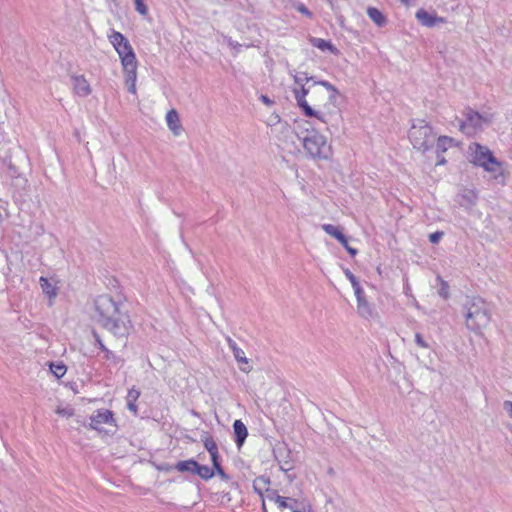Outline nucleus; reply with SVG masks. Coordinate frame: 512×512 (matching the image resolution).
Segmentation results:
<instances>
[{
	"instance_id": "72a5a7b5",
	"label": "nucleus",
	"mask_w": 512,
	"mask_h": 512,
	"mask_svg": "<svg viewBox=\"0 0 512 512\" xmlns=\"http://www.w3.org/2000/svg\"><path fill=\"white\" fill-rule=\"evenodd\" d=\"M135 1V9L141 15H146L148 13V8L144 4L143 0H134Z\"/></svg>"
},
{
	"instance_id": "49530a36",
	"label": "nucleus",
	"mask_w": 512,
	"mask_h": 512,
	"mask_svg": "<svg viewBox=\"0 0 512 512\" xmlns=\"http://www.w3.org/2000/svg\"><path fill=\"white\" fill-rule=\"evenodd\" d=\"M260 100L267 106H271L274 104V101L271 100L267 95H261Z\"/></svg>"
},
{
	"instance_id": "f704fd0d",
	"label": "nucleus",
	"mask_w": 512,
	"mask_h": 512,
	"mask_svg": "<svg viewBox=\"0 0 512 512\" xmlns=\"http://www.w3.org/2000/svg\"><path fill=\"white\" fill-rule=\"evenodd\" d=\"M140 396V391L134 388L130 389L127 394V401L136 402Z\"/></svg>"
},
{
	"instance_id": "5701e85b",
	"label": "nucleus",
	"mask_w": 512,
	"mask_h": 512,
	"mask_svg": "<svg viewBox=\"0 0 512 512\" xmlns=\"http://www.w3.org/2000/svg\"><path fill=\"white\" fill-rule=\"evenodd\" d=\"M270 484V479L265 476L257 477L253 481V489L260 496L263 495V491L267 489V486Z\"/></svg>"
},
{
	"instance_id": "8fccbe9b",
	"label": "nucleus",
	"mask_w": 512,
	"mask_h": 512,
	"mask_svg": "<svg viewBox=\"0 0 512 512\" xmlns=\"http://www.w3.org/2000/svg\"><path fill=\"white\" fill-rule=\"evenodd\" d=\"M339 242L341 243V245H342L345 249H347V247H350V246H349V244H348V240H347V238H346V236H345V235L343 236V240H342V241H339Z\"/></svg>"
},
{
	"instance_id": "f257e3e1",
	"label": "nucleus",
	"mask_w": 512,
	"mask_h": 512,
	"mask_svg": "<svg viewBox=\"0 0 512 512\" xmlns=\"http://www.w3.org/2000/svg\"><path fill=\"white\" fill-rule=\"evenodd\" d=\"M96 320L117 337H125L131 328V320L122 311V303L109 295H100L94 301Z\"/></svg>"
},
{
	"instance_id": "2eb2a0df",
	"label": "nucleus",
	"mask_w": 512,
	"mask_h": 512,
	"mask_svg": "<svg viewBox=\"0 0 512 512\" xmlns=\"http://www.w3.org/2000/svg\"><path fill=\"white\" fill-rule=\"evenodd\" d=\"M166 122L169 129L174 135H179L181 132V124L179 114L175 109H171L166 114Z\"/></svg>"
},
{
	"instance_id": "20e7f679",
	"label": "nucleus",
	"mask_w": 512,
	"mask_h": 512,
	"mask_svg": "<svg viewBox=\"0 0 512 512\" xmlns=\"http://www.w3.org/2000/svg\"><path fill=\"white\" fill-rule=\"evenodd\" d=\"M470 162L482 167L491 174L492 179L499 185H505L508 173L502 162L498 161L492 151L479 143H472L468 147Z\"/></svg>"
},
{
	"instance_id": "2f4dec72",
	"label": "nucleus",
	"mask_w": 512,
	"mask_h": 512,
	"mask_svg": "<svg viewBox=\"0 0 512 512\" xmlns=\"http://www.w3.org/2000/svg\"><path fill=\"white\" fill-rule=\"evenodd\" d=\"M56 413L62 417H71L74 415V410L72 407H58L56 409Z\"/></svg>"
},
{
	"instance_id": "c9c22d12",
	"label": "nucleus",
	"mask_w": 512,
	"mask_h": 512,
	"mask_svg": "<svg viewBox=\"0 0 512 512\" xmlns=\"http://www.w3.org/2000/svg\"><path fill=\"white\" fill-rule=\"evenodd\" d=\"M444 235L445 233L443 231H436L429 235V240L431 243L436 244L440 241V239H442Z\"/></svg>"
},
{
	"instance_id": "9b49d317",
	"label": "nucleus",
	"mask_w": 512,
	"mask_h": 512,
	"mask_svg": "<svg viewBox=\"0 0 512 512\" xmlns=\"http://www.w3.org/2000/svg\"><path fill=\"white\" fill-rule=\"evenodd\" d=\"M416 18L423 26L429 28L438 26L439 24H444L446 22L445 18L438 17L436 14L429 13L424 9H419L416 12Z\"/></svg>"
},
{
	"instance_id": "c85d7f7f",
	"label": "nucleus",
	"mask_w": 512,
	"mask_h": 512,
	"mask_svg": "<svg viewBox=\"0 0 512 512\" xmlns=\"http://www.w3.org/2000/svg\"><path fill=\"white\" fill-rule=\"evenodd\" d=\"M50 370L57 378H61L65 375L67 368L63 363H51Z\"/></svg>"
},
{
	"instance_id": "1a4fd4ad",
	"label": "nucleus",
	"mask_w": 512,
	"mask_h": 512,
	"mask_svg": "<svg viewBox=\"0 0 512 512\" xmlns=\"http://www.w3.org/2000/svg\"><path fill=\"white\" fill-rule=\"evenodd\" d=\"M111 425L117 427L116 420L114 418V414L111 410L108 409H98L90 416L89 428L93 430L101 431V425Z\"/></svg>"
},
{
	"instance_id": "a18cd8bd",
	"label": "nucleus",
	"mask_w": 512,
	"mask_h": 512,
	"mask_svg": "<svg viewBox=\"0 0 512 512\" xmlns=\"http://www.w3.org/2000/svg\"><path fill=\"white\" fill-rule=\"evenodd\" d=\"M503 408L509 414V416L512 417V401H505L503 403Z\"/></svg>"
},
{
	"instance_id": "09e8293b",
	"label": "nucleus",
	"mask_w": 512,
	"mask_h": 512,
	"mask_svg": "<svg viewBox=\"0 0 512 512\" xmlns=\"http://www.w3.org/2000/svg\"><path fill=\"white\" fill-rule=\"evenodd\" d=\"M135 403H136V402H129V401H127V407H128V409H129L131 412H133L134 414H136V413H137V406H136V404H135Z\"/></svg>"
},
{
	"instance_id": "4be33fe9",
	"label": "nucleus",
	"mask_w": 512,
	"mask_h": 512,
	"mask_svg": "<svg viewBox=\"0 0 512 512\" xmlns=\"http://www.w3.org/2000/svg\"><path fill=\"white\" fill-rule=\"evenodd\" d=\"M310 42L314 47H316L322 51L330 50L334 54L337 52V49L333 46V44L324 39L313 37L310 39Z\"/></svg>"
},
{
	"instance_id": "603ef678",
	"label": "nucleus",
	"mask_w": 512,
	"mask_h": 512,
	"mask_svg": "<svg viewBox=\"0 0 512 512\" xmlns=\"http://www.w3.org/2000/svg\"><path fill=\"white\" fill-rule=\"evenodd\" d=\"M228 44H229V46H231L233 48H239L240 47V44L234 43L232 40H229Z\"/></svg>"
},
{
	"instance_id": "864d4df0",
	"label": "nucleus",
	"mask_w": 512,
	"mask_h": 512,
	"mask_svg": "<svg viewBox=\"0 0 512 512\" xmlns=\"http://www.w3.org/2000/svg\"><path fill=\"white\" fill-rule=\"evenodd\" d=\"M302 512H311V507L310 505L307 503L306 506L302 507Z\"/></svg>"
},
{
	"instance_id": "58836bf2",
	"label": "nucleus",
	"mask_w": 512,
	"mask_h": 512,
	"mask_svg": "<svg viewBox=\"0 0 512 512\" xmlns=\"http://www.w3.org/2000/svg\"><path fill=\"white\" fill-rule=\"evenodd\" d=\"M344 273H345V276L349 279V281L351 282L352 284V287L353 286H357V284H359L357 278L355 277V275L349 270V269H345L344 270Z\"/></svg>"
},
{
	"instance_id": "7ed1b4c3",
	"label": "nucleus",
	"mask_w": 512,
	"mask_h": 512,
	"mask_svg": "<svg viewBox=\"0 0 512 512\" xmlns=\"http://www.w3.org/2000/svg\"><path fill=\"white\" fill-rule=\"evenodd\" d=\"M462 305V314L469 330L480 334L491 322V307L481 297L465 296Z\"/></svg>"
},
{
	"instance_id": "c756f323",
	"label": "nucleus",
	"mask_w": 512,
	"mask_h": 512,
	"mask_svg": "<svg viewBox=\"0 0 512 512\" xmlns=\"http://www.w3.org/2000/svg\"><path fill=\"white\" fill-rule=\"evenodd\" d=\"M294 81L297 85L304 84V82L308 83L309 81L314 82V77H309L306 72H300L293 75Z\"/></svg>"
},
{
	"instance_id": "ddd939ff",
	"label": "nucleus",
	"mask_w": 512,
	"mask_h": 512,
	"mask_svg": "<svg viewBox=\"0 0 512 512\" xmlns=\"http://www.w3.org/2000/svg\"><path fill=\"white\" fill-rule=\"evenodd\" d=\"M233 430L235 443L237 447L240 448L248 436V430L245 424L239 419L234 421Z\"/></svg>"
},
{
	"instance_id": "de8ad7c7",
	"label": "nucleus",
	"mask_w": 512,
	"mask_h": 512,
	"mask_svg": "<svg viewBox=\"0 0 512 512\" xmlns=\"http://www.w3.org/2000/svg\"><path fill=\"white\" fill-rule=\"evenodd\" d=\"M439 294L443 297V298H447L448 297V292L446 291V283L444 281H442V287L441 289L439 290Z\"/></svg>"
},
{
	"instance_id": "a878e982",
	"label": "nucleus",
	"mask_w": 512,
	"mask_h": 512,
	"mask_svg": "<svg viewBox=\"0 0 512 512\" xmlns=\"http://www.w3.org/2000/svg\"><path fill=\"white\" fill-rule=\"evenodd\" d=\"M322 229L330 236L334 237L335 239H337L338 241H342L343 240V236L344 234L342 233V231L337 227V226H334L332 224H323L322 225Z\"/></svg>"
},
{
	"instance_id": "aec40b11",
	"label": "nucleus",
	"mask_w": 512,
	"mask_h": 512,
	"mask_svg": "<svg viewBox=\"0 0 512 512\" xmlns=\"http://www.w3.org/2000/svg\"><path fill=\"white\" fill-rule=\"evenodd\" d=\"M197 461L194 459L179 461L175 465V469L179 472H189L193 475L196 473Z\"/></svg>"
},
{
	"instance_id": "a211bd4d",
	"label": "nucleus",
	"mask_w": 512,
	"mask_h": 512,
	"mask_svg": "<svg viewBox=\"0 0 512 512\" xmlns=\"http://www.w3.org/2000/svg\"><path fill=\"white\" fill-rule=\"evenodd\" d=\"M367 15L379 27H383L387 23L386 17L375 7H369L367 9Z\"/></svg>"
},
{
	"instance_id": "a19ab883",
	"label": "nucleus",
	"mask_w": 512,
	"mask_h": 512,
	"mask_svg": "<svg viewBox=\"0 0 512 512\" xmlns=\"http://www.w3.org/2000/svg\"><path fill=\"white\" fill-rule=\"evenodd\" d=\"M215 473H217L221 479L228 480L229 476L225 473L221 465H217L216 468L213 469Z\"/></svg>"
},
{
	"instance_id": "13d9d810",
	"label": "nucleus",
	"mask_w": 512,
	"mask_h": 512,
	"mask_svg": "<svg viewBox=\"0 0 512 512\" xmlns=\"http://www.w3.org/2000/svg\"><path fill=\"white\" fill-rule=\"evenodd\" d=\"M225 497L227 498V500H228V501H230V497H229V495H228V494H225V495L223 496V498H225Z\"/></svg>"
},
{
	"instance_id": "f03ea898",
	"label": "nucleus",
	"mask_w": 512,
	"mask_h": 512,
	"mask_svg": "<svg viewBox=\"0 0 512 512\" xmlns=\"http://www.w3.org/2000/svg\"><path fill=\"white\" fill-rule=\"evenodd\" d=\"M109 40L121 59L128 91L136 94L137 60L133 48L120 32L113 31Z\"/></svg>"
},
{
	"instance_id": "b1692460",
	"label": "nucleus",
	"mask_w": 512,
	"mask_h": 512,
	"mask_svg": "<svg viewBox=\"0 0 512 512\" xmlns=\"http://www.w3.org/2000/svg\"><path fill=\"white\" fill-rule=\"evenodd\" d=\"M195 474L204 480H209L215 475V472L213 469H211L207 465H201L197 462Z\"/></svg>"
},
{
	"instance_id": "6e6552de",
	"label": "nucleus",
	"mask_w": 512,
	"mask_h": 512,
	"mask_svg": "<svg viewBox=\"0 0 512 512\" xmlns=\"http://www.w3.org/2000/svg\"><path fill=\"white\" fill-rule=\"evenodd\" d=\"M311 94V97H322L324 94L321 91L317 90H311L310 87L306 88L304 84H301L299 89H294V95L295 99L297 101L298 106L303 110V113L307 117H316L323 122H325L318 114L317 111H315L306 101L305 97Z\"/></svg>"
},
{
	"instance_id": "f3484780",
	"label": "nucleus",
	"mask_w": 512,
	"mask_h": 512,
	"mask_svg": "<svg viewBox=\"0 0 512 512\" xmlns=\"http://www.w3.org/2000/svg\"><path fill=\"white\" fill-rule=\"evenodd\" d=\"M226 340H227L229 348L233 352V355H234L235 359L239 363H243L245 365H248V359L245 357L244 351L241 348L238 347L237 343L232 338H230V337H227Z\"/></svg>"
},
{
	"instance_id": "37998d69",
	"label": "nucleus",
	"mask_w": 512,
	"mask_h": 512,
	"mask_svg": "<svg viewBox=\"0 0 512 512\" xmlns=\"http://www.w3.org/2000/svg\"><path fill=\"white\" fill-rule=\"evenodd\" d=\"M279 464H280V469L285 472H288L293 468V465L290 461L279 462Z\"/></svg>"
},
{
	"instance_id": "3c124183",
	"label": "nucleus",
	"mask_w": 512,
	"mask_h": 512,
	"mask_svg": "<svg viewBox=\"0 0 512 512\" xmlns=\"http://www.w3.org/2000/svg\"><path fill=\"white\" fill-rule=\"evenodd\" d=\"M346 250L351 256H355L357 254V250L355 248H352L351 246L347 247Z\"/></svg>"
},
{
	"instance_id": "6ab92c4d",
	"label": "nucleus",
	"mask_w": 512,
	"mask_h": 512,
	"mask_svg": "<svg viewBox=\"0 0 512 512\" xmlns=\"http://www.w3.org/2000/svg\"><path fill=\"white\" fill-rule=\"evenodd\" d=\"M39 283L43 293L46 294L50 300L57 296V288L46 277H40Z\"/></svg>"
},
{
	"instance_id": "423d86ee",
	"label": "nucleus",
	"mask_w": 512,
	"mask_h": 512,
	"mask_svg": "<svg viewBox=\"0 0 512 512\" xmlns=\"http://www.w3.org/2000/svg\"><path fill=\"white\" fill-rule=\"evenodd\" d=\"M408 137L415 149L426 151L433 146L436 135L425 120L418 119L413 122Z\"/></svg>"
},
{
	"instance_id": "0eeeda50",
	"label": "nucleus",
	"mask_w": 512,
	"mask_h": 512,
	"mask_svg": "<svg viewBox=\"0 0 512 512\" xmlns=\"http://www.w3.org/2000/svg\"><path fill=\"white\" fill-rule=\"evenodd\" d=\"M487 120L478 112L468 109L464 113V119L456 118L453 125H457L459 130L466 135H473L482 128V124Z\"/></svg>"
},
{
	"instance_id": "412c9836",
	"label": "nucleus",
	"mask_w": 512,
	"mask_h": 512,
	"mask_svg": "<svg viewBox=\"0 0 512 512\" xmlns=\"http://www.w3.org/2000/svg\"><path fill=\"white\" fill-rule=\"evenodd\" d=\"M286 505L285 508H289L291 512H302V507L306 506L307 501L306 500H300L296 498L291 497H285Z\"/></svg>"
},
{
	"instance_id": "ea45409f",
	"label": "nucleus",
	"mask_w": 512,
	"mask_h": 512,
	"mask_svg": "<svg viewBox=\"0 0 512 512\" xmlns=\"http://www.w3.org/2000/svg\"><path fill=\"white\" fill-rule=\"evenodd\" d=\"M415 342L418 346H420L422 348L428 347L427 342L424 340V338L422 337V335L420 333L415 334Z\"/></svg>"
},
{
	"instance_id": "4468645a",
	"label": "nucleus",
	"mask_w": 512,
	"mask_h": 512,
	"mask_svg": "<svg viewBox=\"0 0 512 512\" xmlns=\"http://www.w3.org/2000/svg\"><path fill=\"white\" fill-rule=\"evenodd\" d=\"M357 313L360 317L370 320L377 317V313L373 306L368 302L367 298L357 302Z\"/></svg>"
},
{
	"instance_id": "393cba45",
	"label": "nucleus",
	"mask_w": 512,
	"mask_h": 512,
	"mask_svg": "<svg viewBox=\"0 0 512 512\" xmlns=\"http://www.w3.org/2000/svg\"><path fill=\"white\" fill-rule=\"evenodd\" d=\"M314 85H321V86L325 87V88H326V90H327L328 92H330L329 99H330L331 101H335V100H336V98H337V96H338V94H339V91H338V90H337V88H336L334 85H332L330 82L325 81V80H320V81H316V80H314Z\"/></svg>"
},
{
	"instance_id": "6e6d98bb",
	"label": "nucleus",
	"mask_w": 512,
	"mask_h": 512,
	"mask_svg": "<svg viewBox=\"0 0 512 512\" xmlns=\"http://www.w3.org/2000/svg\"><path fill=\"white\" fill-rule=\"evenodd\" d=\"M240 369L245 372V373H249L251 371V367L250 366H246V367H240Z\"/></svg>"
},
{
	"instance_id": "e433bc0d",
	"label": "nucleus",
	"mask_w": 512,
	"mask_h": 512,
	"mask_svg": "<svg viewBox=\"0 0 512 512\" xmlns=\"http://www.w3.org/2000/svg\"><path fill=\"white\" fill-rule=\"evenodd\" d=\"M295 8L298 12L305 15L306 17L312 18V12H310L304 4L298 3Z\"/></svg>"
},
{
	"instance_id": "7c9ffc66",
	"label": "nucleus",
	"mask_w": 512,
	"mask_h": 512,
	"mask_svg": "<svg viewBox=\"0 0 512 512\" xmlns=\"http://www.w3.org/2000/svg\"><path fill=\"white\" fill-rule=\"evenodd\" d=\"M203 442L204 447L209 452V454H213L214 452L218 451L217 444L212 437H206Z\"/></svg>"
},
{
	"instance_id": "39448f33",
	"label": "nucleus",
	"mask_w": 512,
	"mask_h": 512,
	"mask_svg": "<svg viewBox=\"0 0 512 512\" xmlns=\"http://www.w3.org/2000/svg\"><path fill=\"white\" fill-rule=\"evenodd\" d=\"M305 154L314 161H327L333 156L331 144L327 138L315 129L306 130L299 136Z\"/></svg>"
},
{
	"instance_id": "c03bdc74",
	"label": "nucleus",
	"mask_w": 512,
	"mask_h": 512,
	"mask_svg": "<svg viewBox=\"0 0 512 512\" xmlns=\"http://www.w3.org/2000/svg\"><path fill=\"white\" fill-rule=\"evenodd\" d=\"M94 337H95V340H96V343L98 345V347L103 351H107L108 348L104 345V343L102 342L100 336L97 334V333H94Z\"/></svg>"
},
{
	"instance_id": "5fc2aeb1",
	"label": "nucleus",
	"mask_w": 512,
	"mask_h": 512,
	"mask_svg": "<svg viewBox=\"0 0 512 512\" xmlns=\"http://www.w3.org/2000/svg\"><path fill=\"white\" fill-rule=\"evenodd\" d=\"M403 4L405 5H411L412 3H414L416 0H400Z\"/></svg>"
},
{
	"instance_id": "f8f14e48",
	"label": "nucleus",
	"mask_w": 512,
	"mask_h": 512,
	"mask_svg": "<svg viewBox=\"0 0 512 512\" xmlns=\"http://www.w3.org/2000/svg\"><path fill=\"white\" fill-rule=\"evenodd\" d=\"M73 90L76 95L80 97H87L91 94L92 89L90 87L89 82L83 75H73L71 76Z\"/></svg>"
},
{
	"instance_id": "4d7b16f0",
	"label": "nucleus",
	"mask_w": 512,
	"mask_h": 512,
	"mask_svg": "<svg viewBox=\"0 0 512 512\" xmlns=\"http://www.w3.org/2000/svg\"><path fill=\"white\" fill-rule=\"evenodd\" d=\"M449 142H450V146L455 144L453 138H451V137L449 139Z\"/></svg>"
},
{
	"instance_id": "cd10ccee",
	"label": "nucleus",
	"mask_w": 512,
	"mask_h": 512,
	"mask_svg": "<svg viewBox=\"0 0 512 512\" xmlns=\"http://www.w3.org/2000/svg\"><path fill=\"white\" fill-rule=\"evenodd\" d=\"M0 159L3 164L10 170L11 175L18 173L16 165L12 162L11 155H8L7 153L5 155H0Z\"/></svg>"
},
{
	"instance_id": "dca6fc26",
	"label": "nucleus",
	"mask_w": 512,
	"mask_h": 512,
	"mask_svg": "<svg viewBox=\"0 0 512 512\" xmlns=\"http://www.w3.org/2000/svg\"><path fill=\"white\" fill-rule=\"evenodd\" d=\"M447 144H448V137L447 136H440L438 138L437 144H436V154H437V161L436 165H443L446 163V159L444 157V153L447 150Z\"/></svg>"
},
{
	"instance_id": "9d476101",
	"label": "nucleus",
	"mask_w": 512,
	"mask_h": 512,
	"mask_svg": "<svg viewBox=\"0 0 512 512\" xmlns=\"http://www.w3.org/2000/svg\"><path fill=\"white\" fill-rule=\"evenodd\" d=\"M477 199L478 195L474 188H461L456 195V201L465 209H471L475 206Z\"/></svg>"
},
{
	"instance_id": "4c0bfd02",
	"label": "nucleus",
	"mask_w": 512,
	"mask_h": 512,
	"mask_svg": "<svg viewBox=\"0 0 512 512\" xmlns=\"http://www.w3.org/2000/svg\"><path fill=\"white\" fill-rule=\"evenodd\" d=\"M353 289L357 298V302L364 300L366 298L365 293L362 287L360 286V283L357 284V286H353Z\"/></svg>"
},
{
	"instance_id": "79ce46f5",
	"label": "nucleus",
	"mask_w": 512,
	"mask_h": 512,
	"mask_svg": "<svg viewBox=\"0 0 512 512\" xmlns=\"http://www.w3.org/2000/svg\"><path fill=\"white\" fill-rule=\"evenodd\" d=\"M210 456H211V461H212V464H213L214 468H216L217 465H221L220 462H219L220 456H219V452L218 451L214 452L213 454H210Z\"/></svg>"
},
{
	"instance_id": "bb28decb",
	"label": "nucleus",
	"mask_w": 512,
	"mask_h": 512,
	"mask_svg": "<svg viewBox=\"0 0 512 512\" xmlns=\"http://www.w3.org/2000/svg\"><path fill=\"white\" fill-rule=\"evenodd\" d=\"M266 492H267L266 497H267L268 500L274 501L275 503L278 504L280 509H284V506L286 505V501H285V497L284 496H280V495L277 494L276 491L269 490L268 488L266 489Z\"/></svg>"
},
{
	"instance_id": "473e14b6",
	"label": "nucleus",
	"mask_w": 512,
	"mask_h": 512,
	"mask_svg": "<svg viewBox=\"0 0 512 512\" xmlns=\"http://www.w3.org/2000/svg\"><path fill=\"white\" fill-rule=\"evenodd\" d=\"M105 353V359L108 361H111L114 365H118L122 363V359L118 356H116L112 351L109 349L104 352Z\"/></svg>"
}]
</instances>
